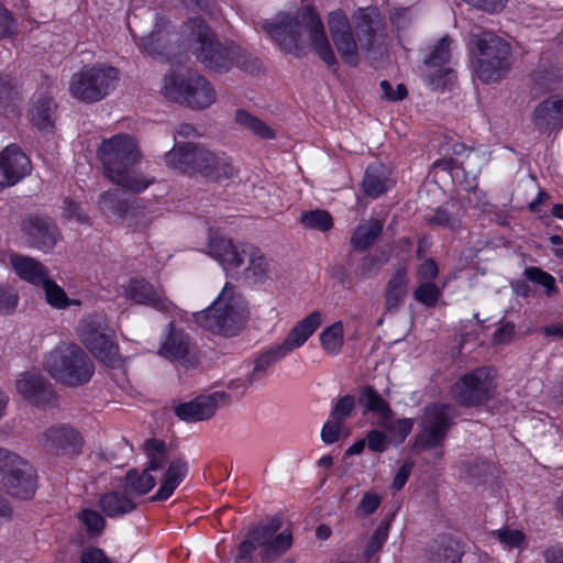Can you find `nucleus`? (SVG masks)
Segmentation results:
<instances>
[{"instance_id":"774afa93","label":"nucleus","mask_w":563,"mask_h":563,"mask_svg":"<svg viewBox=\"0 0 563 563\" xmlns=\"http://www.w3.org/2000/svg\"><path fill=\"white\" fill-rule=\"evenodd\" d=\"M464 2L473 5L476 9L486 11L488 13H496L501 11L507 0H463Z\"/></svg>"},{"instance_id":"37998d69","label":"nucleus","mask_w":563,"mask_h":563,"mask_svg":"<svg viewBox=\"0 0 563 563\" xmlns=\"http://www.w3.org/2000/svg\"><path fill=\"white\" fill-rule=\"evenodd\" d=\"M100 207L103 211L123 217L129 211L128 200L123 198L120 189H110L100 196Z\"/></svg>"},{"instance_id":"c9c22d12","label":"nucleus","mask_w":563,"mask_h":563,"mask_svg":"<svg viewBox=\"0 0 563 563\" xmlns=\"http://www.w3.org/2000/svg\"><path fill=\"white\" fill-rule=\"evenodd\" d=\"M389 261V254L385 251L379 254H366L353 268V276L356 282L373 278L378 275L383 266Z\"/></svg>"},{"instance_id":"680f3d73","label":"nucleus","mask_w":563,"mask_h":563,"mask_svg":"<svg viewBox=\"0 0 563 563\" xmlns=\"http://www.w3.org/2000/svg\"><path fill=\"white\" fill-rule=\"evenodd\" d=\"M367 446L375 453L384 452L388 446V440L384 432L376 429L369 430L366 434Z\"/></svg>"},{"instance_id":"a19ab883","label":"nucleus","mask_w":563,"mask_h":563,"mask_svg":"<svg viewBox=\"0 0 563 563\" xmlns=\"http://www.w3.org/2000/svg\"><path fill=\"white\" fill-rule=\"evenodd\" d=\"M165 36L166 32L162 29L161 23L156 22L151 33L141 37V46L152 56L167 55Z\"/></svg>"},{"instance_id":"a211bd4d","label":"nucleus","mask_w":563,"mask_h":563,"mask_svg":"<svg viewBox=\"0 0 563 563\" xmlns=\"http://www.w3.org/2000/svg\"><path fill=\"white\" fill-rule=\"evenodd\" d=\"M31 172V159L15 143L0 152V189L14 186Z\"/></svg>"},{"instance_id":"cd10ccee","label":"nucleus","mask_w":563,"mask_h":563,"mask_svg":"<svg viewBox=\"0 0 563 563\" xmlns=\"http://www.w3.org/2000/svg\"><path fill=\"white\" fill-rule=\"evenodd\" d=\"M187 474V461L183 457L173 460L164 474V478L158 490L152 497V501L167 500L173 495L175 489L180 485V483L185 479Z\"/></svg>"},{"instance_id":"4468645a","label":"nucleus","mask_w":563,"mask_h":563,"mask_svg":"<svg viewBox=\"0 0 563 563\" xmlns=\"http://www.w3.org/2000/svg\"><path fill=\"white\" fill-rule=\"evenodd\" d=\"M494 395V384L486 367L463 375L453 386L452 396L462 407L481 406Z\"/></svg>"},{"instance_id":"de8ad7c7","label":"nucleus","mask_w":563,"mask_h":563,"mask_svg":"<svg viewBox=\"0 0 563 563\" xmlns=\"http://www.w3.org/2000/svg\"><path fill=\"white\" fill-rule=\"evenodd\" d=\"M291 534L287 532H282L275 537H272L262 545L264 549V555L268 560L278 558L291 547Z\"/></svg>"},{"instance_id":"412c9836","label":"nucleus","mask_w":563,"mask_h":563,"mask_svg":"<svg viewBox=\"0 0 563 563\" xmlns=\"http://www.w3.org/2000/svg\"><path fill=\"white\" fill-rule=\"evenodd\" d=\"M16 388L25 399L36 406L55 405L56 394L52 385L42 376L26 373L18 380Z\"/></svg>"},{"instance_id":"473e14b6","label":"nucleus","mask_w":563,"mask_h":563,"mask_svg":"<svg viewBox=\"0 0 563 563\" xmlns=\"http://www.w3.org/2000/svg\"><path fill=\"white\" fill-rule=\"evenodd\" d=\"M383 228V221L373 218L358 224L350 239L351 245L355 251H366L380 236Z\"/></svg>"},{"instance_id":"dca6fc26","label":"nucleus","mask_w":563,"mask_h":563,"mask_svg":"<svg viewBox=\"0 0 563 563\" xmlns=\"http://www.w3.org/2000/svg\"><path fill=\"white\" fill-rule=\"evenodd\" d=\"M249 243L233 242L225 236H214L208 244V254L224 269L225 274L239 279L241 267L247 258Z\"/></svg>"},{"instance_id":"7c9ffc66","label":"nucleus","mask_w":563,"mask_h":563,"mask_svg":"<svg viewBox=\"0 0 563 563\" xmlns=\"http://www.w3.org/2000/svg\"><path fill=\"white\" fill-rule=\"evenodd\" d=\"M362 186L365 195L377 198L390 187L389 170L383 164H372L365 172Z\"/></svg>"},{"instance_id":"2eb2a0df","label":"nucleus","mask_w":563,"mask_h":563,"mask_svg":"<svg viewBox=\"0 0 563 563\" xmlns=\"http://www.w3.org/2000/svg\"><path fill=\"white\" fill-rule=\"evenodd\" d=\"M452 38L442 36L424 58L426 78L432 90H444L455 80V71L449 66Z\"/></svg>"},{"instance_id":"393cba45","label":"nucleus","mask_w":563,"mask_h":563,"mask_svg":"<svg viewBox=\"0 0 563 563\" xmlns=\"http://www.w3.org/2000/svg\"><path fill=\"white\" fill-rule=\"evenodd\" d=\"M321 322V312L312 311L289 331L283 343L278 344L279 347L288 355L294 350L302 346L320 327Z\"/></svg>"},{"instance_id":"ea45409f","label":"nucleus","mask_w":563,"mask_h":563,"mask_svg":"<svg viewBox=\"0 0 563 563\" xmlns=\"http://www.w3.org/2000/svg\"><path fill=\"white\" fill-rule=\"evenodd\" d=\"M459 207L456 203H445L433 211V214L428 218V223L454 230L460 227V218L457 216Z\"/></svg>"},{"instance_id":"58836bf2","label":"nucleus","mask_w":563,"mask_h":563,"mask_svg":"<svg viewBox=\"0 0 563 563\" xmlns=\"http://www.w3.org/2000/svg\"><path fill=\"white\" fill-rule=\"evenodd\" d=\"M143 449L147 457L146 471L161 470L166 464L167 449L163 440L155 438L147 439L144 442Z\"/></svg>"},{"instance_id":"49530a36","label":"nucleus","mask_w":563,"mask_h":563,"mask_svg":"<svg viewBox=\"0 0 563 563\" xmlns=\"http://www.w3.org/2000/svg\"><path fill=\"white\" fill-rule=\"evenodd\" d=\"M460 551L456 543L449 540L432 549L430 563H460Z\"/></svg>"},{"instance_id":"a878e982","label":"nucleus","mask_w":563,"mask_h":563,"mask_svg":"<svg viewBox=\"0 0 563 563\" xmlns=\"http://www.w3.org/2000/svg\"><path fill=\"white\" fill-rule=\"evenodd\" d=\"M57 104L51 96H40L34 100L31 113L33 126L42 133V136H49L54 132Z\"/></svg>"},{"instance_id":"5701e85b","label":"nucleus","mask_w":563,"mask_h":563,"mask_svg":"<svg viewBox=\"0 0 563 563\" xmlns=\"http://www.w3.org/2000/svg\"><path fill=\"white\" fill-rule=\"evenodd\" d=\"M191 352L190 338L181 329L175 328L170 322L167 325V333L161 342L158 355L175 362L186 361Z\"/></svg>"},{"instance_id":"864d4df0","label":"nucleus","mask_w":563,"mask_h":563,"mask_svg":"<svg viewBox=\"0 0 563 563\" xmlns=\"http://www.w3.org/2000/svg\"><path fill=\"white\" fill-rule=\"evenodd\" d=\"M379 426L385 428L389 433H391L397 439L399 443H401L411 432L413 427V420L410 418H402L391 421V419H389L379 421Z\"/></svg>"},{"instance_id":"aec40b11","label":"nucleus","mask_w":563,"mask_h":563,"mask_svg":"<svg viewBox=\"0 0 563 563\" xmlns=\"http://www.w3.org/2000/svg\"><path fill=\"white\" fill-rule=\"evenodd\" d=\"M23 230L30 244L43 251L52 250L59 238L56 223L47 217L31 216L24 221Z\"/></svg>"},{"instance_id":"0e129e2a","label":"nucleus","mask_w":563,"mask_h":563,"mask_svg":"<svg viewBox=\"0 0 563 563\" xmlns=\"http://www.w3.org/2000/svg\"><path fill=\"white\" fill-rule=\"evenodd\" d=\"M330 277L336 280L341 286L352 288L356 282L353 273H347L346 268L341 264H335L329 268Z\"/></svg>"},{"instance_id":"69168bd1","label":"nucleus","mask_w":563,"mask_h":563,"mask_svg":"<svg viewBox=\"0 0 563 563\" xmlns=\"http://www.w3.org/2000/svg\"><path fill=\"white\" fill-rule=\"evenodd\" d=\"M63 217L66 219H75L79 223H88V217L82 211L81 207L70 199L64 200Z\"/></svg>"},{"instance_id":"e2e57ef3","label":"nucleus","mask_w":563,"mask_h":563,"mask_svg":"<svg viewBox=\"0 0 563 563\" xmlns=\"http://www.w3.org/2000/svg\"><path fill=\"white\" fill-rule=\"evenodd\" d=\"M14 78L9 74H0V106H7L15 93Z\"/></svg>"},{"instance_id":"4d7b16f0","label":"nucleus","mask_w":563,"mask_h":563,"mask_svg":"<svg viewBox=\"0 0 563 563\" xmlns=\"http://www.w3.org/2000/svg\"><path fill=\"white\" fill-rule=\"evenodd\" d=\"M388 523H380L376 528L365 550V556L367 560H369L374 554L380 551V549L383 548L384 543L388 538Z\"/></svg>"},{"instance_id":"c03bdc74","label":"nucleus","mask_w":563,"mask_h":563,"mask_svg":"<svg viewBox=\"0 0 563 563\" xmlns=\"http://www.w3.org/2000/svg\"><path fill=\"white\" fill-rule=\"evenodd\" d=\"M320 342L329 354H338L343 346V324L341 321L332 323L320 334Z\"/></svg>"},{"instance_id":"b1692460","label":"nucleus","mask_w":563,"mask_h":563,"mask_svg":"<svg viewBox=\"0 0 563 563\" xmlns=\"http://www.w3.org/2000/svg\"><path fill=\"white\" fill-rule=\"evenodd\" d=\"M533 121L543 133L558 131L563 125V99L549 98L534 110Z\"/></svg>"},{"instance_id":"6ab92c4d","label":"nucleus","mask_w":563,"mask_h":563,"mask_svg":"<svg viewBox=\"0 0 563 563\" xmlns=\"http://www.w3.org/2000/svg\"><path fill=\"white\" fill-rule=\"evenodd\" d=\"M43 449L51 454L75 456L80 454L84 440L79 432L67 424L53 426L42 438Z\"/></svg>"},{"instance_id":"423d86ee","label":"nucleus","mask_w":563,"mask_h":563,"mask_svg":"<svg viewBox=\"0 0 563 563\" xmlns=\"http://www.w3.org/2000/svg\"><path fill=\"white\" fill-rule=\"evenodd\" d=\"M471 44L476 57V75L483 82L499 81L511 66V46L489 31L471 32Z\"/></svg>"},{"instance_id":"603ef678","label":"nucleus","mask_w":563,"mask_h":563,"mask_svg":"<svg viewBox=\"0 0 563 563\" xmlns=\"http://www.w3.org/2000/svg\"><path fill=\"white\" fill-rule=\"evenodd\" d=\"M441 295V289L434 283L431 282L422 283L413 291L415 300L427 307H434Z\"/></svg>"},{"instance_id":"bf43d9fd","label":"nucleus","mask_w":563,"mask_h":563,"mask_svg":"<svg viewBox=\"0 0 563 563\" xmlns=\"http://www.w3.org/2000/svg\"><path fill=\"white\" fill-rule=\"evenodd\" d=\"M380 503L382 498L379 495L375 493H366L360 500L355 512L360 517H368L377 510Z\"/></svg>"},{"instance_id":"72a5a7b5","label":"nucleus","mask_w":563,"mask_h":563,"mask_svg":"<svg viewBox=\"0 0 563 563\" xmlns=\"http://www.w3.org/2000/svg\"><path fill=\"white\" fill-rule=\"evenodd\" d=\"M285 356V352L279 347L278 344L261 353L255 358L254 367L246 377L245 382L247 383V385L252 386L258 380L263 379L267 375L268 367L284 358Z\"/></svg>"},{"instance_id":"09e8293b","label":"nucleus","mask_w":563,"mask_h":563,"mask_svg":"<svg viewBox=\"0 0 563 563\" xmlns=\"http://www.w3.org/2000/svg\"><path fill=\"white\" fill-rule=\"evenodd\" d=\"M41 287L45 291L47 302L57 309L66 308L69 302L66 292L49 276L43 282Z\"/></svg>"},{"instance_id":"7ed1b4c3","label":"nucleus","mask_w":563,"mask_h":563,"mask_svg":"<svg viewBox=\"0 0 563 563\" xmlns=\"http://www.w3.org/2000/svg\"><path fill=\"white\" fill-rule=\"evenodd\" d=\"M97 156L106 177L123 189L139 194L155 183V177H148L135 168L142 159L136 143H100Z\"/></svg>"},{"instance_id":"6e6d98bb","label":"nucleus","mask_w":563,"mask_h":563,"mask_svg":"<svg viewBox=\"0 0 563 563\" xmlns=\"http://www.w3.org/2000/svg\"><path fill=\"white\" fill-rule=\"evenodd\" d=\"M78 518L86 526L90 534H100L106 526L104 518L96 510L84 509L78 515Z\"/></svg>"},{"instance_id":"9d476101","label":"nucleus","mask_w":563,"mask_h":563,"mask_svg":"<svg viewBox=\"0 0 563 563\" xmlns=\"http://www.w3.org/2000/svg\"><path fill=\"white\" fill-rule=\"evenodd\" d=\"M163 95L169 100L194 110L209 108L217 99V92L207 78L198 73L170 74L164 77Z\"/></svg>"},{"instance_id":"6e6552de","label":"nucleus","mask_w":563,"mask_h":563,"mask_svg":"<svg viewBox=\"0 0 563 563\" xmlns=\"http://www.w3.org/2000/svg\"><path fill=\"white\" fill-rule=\"evenodd\" d=\"M188 29L189 45L196 59L209 70L229 71L233 66L232 45L221 43L208 24L200 19L191 20Z\"/></svg>"},{"instance_id":"ddd939ff","label":"nucleus","mask_w":563,"mask_h":563,"mask_svg":"<svg viewBox=\"0 0 563 563\" xmlns=\"http://www.w3.org/2000/svg\"><path fill=\"white\" fill-rule=\"evenodd\" d=\"M79 338L91 354L107 365L114 366L118 361L115 332L104 317L92 314L84 319L79 328Z\"/></svg>"},{"instance_id":"3c124183","label":"nucleus","mask_w":563,"mask_h":563,"mask_svg":"<svg viewBox=\"0 0 563 563\" xmlns=\"http://www.w3.org/2000/svg\"><path fill=\"white\" fill-rule=\"evenodd\" d=\"M356 400L353 395H344L334 400L333 406L330 411V418L339 420L344 423L346 419H349L354 409H355Z\"/></svg>"},{"instance_id":"9b49d317","label":"nucleus","mask_w":563,"mask_h":563,"mask_svg":"<svg viewBox=\"0 0 563 563\" xmlns=\"http://www.w3.org/2000/svg\"><path fill=\"white\" fill-rule=\"evenodd\" d=\"M455 416V408L450 404L434 402L424 407L412 450L419 453L443 448L449 431L454 424Z\"/></svg>"},{"instance_id":"2f4dec72","label":"nucleus","mask_w":563,"mask_h":563,"mask_svg":"<svg viewBox=\"0 0 563 563\" xmlns=\"http://www.w3.org/2000/svg\"><path fill=\"white\" fill-rule=\"evenodd\" d=\"M269 264L262 251L250 244L245 266L241 267L240 278L247 280L263 282L268 277Z\"/></svg>"},{"instance_id":"c85d7f7f","label":"nucleus","mask_w":563,"mask_h":563,"mask_svg":"<svg viewBox=\"0 0 563 563\" xmlns=\"http://www.w3.org/2000/svg\"><path fill=\"white\" fill-rule=\"evenodd\" d=\"M99 506L109 518L122 517L136 508V503L124 492L111 490L101 495Z\"/></svg>"},{"instance_id":"39448f33","label":"nucleus","mask_w":563,"mask_h":563,"mask_svg":"<svg viewBox=\"0 0 563 563\" xmlns=\"http://www.w3.org/2000/svg\"><path fill=\"white\" fill-rule=\"evenodd\" d=\"M201 328L224 336L235 335L244 325L246 307L235 287L227 283L217 299L206 309L192 312Z\"/></svg>"},{"instance_id":"13d9d810","label":"nucleus","mask_w":563,"mask_h":563,"mask_svg":"<svg viewBox=\"0 0 563 563\" xmlns=\"http://www.w3.org/2000/svg\"><path fill=\"white\" fill-rule=\"evenodd\" d=\"M344 423L333 418L328 419L321 429V440L325 444L338 442L343 433Z\"/></svg>"},{"instance_id":"338daca9","label":"nucleus","mask_w":563,"mask_h":563,"mask_svg":"<svg viewBox=\"0 0 563 563\" xmlns=\"http://www.w3.org/2000/svg\"><path fill=\"white\" fill-rule=\"evenodd\" d=\"M379 86L384 98L388 101H400L407 97V88L404 84H398L396 91L388 80H382Z\"/></svg>"},{"instance_id":"1a4fd4ad","label":"nucleus","mask_w":563,"mask_h":563,"mask_svg":"<svg viewBox=\"0 0 563 563\" xmlns=\"http://www.w3.org/2000/svg\"><path fill=\"white\" fill-rule=\"evenodd\" d=\"M119 79L120 71L113 66L87 65L71 76L68 91L81 102L95 103L110 95Z\"/></svg>"},{"instance_id":"e433bc0d","label":"nucleus","mask_w":563,"mask_h":563,"mask_svg":"<svg viewBox=\"0 0 563 563\" xmlns=\"http://www.w3.org/2000/svg\"><path fill=\"white\" fill-rule=\"evenodd\" d=\"M235 122L243 129L253 133L254 136L272 140L277 137L274 129L250 112L239 109L235 112Z\"/></svg>"},{"instance_id":"bb28decb","label":"nucleus","mask_w":563,"mask_h":563,"mask_svg":"<svg viewBox=\"0 0 563 563\" xmlns=\"http://www.w3.org/2000/svg\"><path fill=\"white\" fill-rule=\"evenodd\" d=\"M10 262L14 273L34 286H41L49 276L48 269L33 257L14 254L11 255Z\"/></svg>"},{"instance_id":"f03ea898","label":"nucleus","mask_w":563,"mask_h":563,"mask_svg":"<svg viewBox=\"0 0 563 563\" xmlns=\"http://www.w3.org/2000/svg\"><path fill=\"white\" fill-rule=\"evenodd\" d=\"M263 29L285 52L298 48L301 31L309 35L311 45L318 56L330 67L338 64L334 52L325 35L321 18L312 7H305L299 18L290 14H280L275 21H265Z\"/></svg>"},{"instance_id":"8fccbe9b","label":"nucleus","mask_w":563,"mask_h":563,"mask_svg":"<svg viewBox=\"0 0 563 563\" xmlns=\"http://www.w3.org/2000/svg\"><path fill=\"white\" fill-rule=\"evenodd\" d=\"M232 52L233 65L249 74H256L261 71L262 63L257 57L236 46H232Z\"/></svg>"},{"instance_id":"20e7f679","label":"nucleus","mask_w":563,"mask_h":563,"mask_svg":"<svg viewBox=\"0 0 563 563\" xmlns=\"http://www.w3.org/2000/svg\"><path fill=\"white\" fill-rule=\"evenodd\" d=\"M165 163L183 174H199L211 181L234 176V168L225 156L216 155L197 143H175L165 154Z\"/></svg>"},{"instance_id":"f704fd0d","label":"nucleus","mask_w":563,"mask_h":563,"mask_svg":"<svg viewBox=\"0 0 563 563\" xmlns=\"http://www.w3.org/2000/svg\"><path fill=\"white\" fill-rule=\"evenodd\" d=\"M358 402L365 409L379 417V421L389 420L393 410L389 404L372 386H365L360 390Z\"/></svg>"},{"instance_id":"4c0bfd02","label":"nucleus","mask_w":563,"mask_h":563,"mask_svg":"<svg viewBox=\"0 0 563 563\" xmlns=\"http://www.w3.org/2000/svg\"><path fill=\"white\" fill-rule=\"evenodd\" d=\"M155 484V477L145 468L142 472L132 468L124 476V490L128 494L143 496L147 494Z\"/></svg>"},{"instance_id":"052dcab7","label":"nucleus","mask_w":563,"mask_h":563,"mask_svg":"<svg viewBox=\"0 0 563 563\" xmlns=\"http://www.w3.org/2000/svg\"><path fill=\"white\" fill-rule=\"evenodd\" d=\"M16 34V23L8 9L0 4V38Z\"/></svg>"},{"instance_id":"79ce46f5","label":"nucleus","mask_w":563,"mask_h":563,"mask_svg":"<svg viewBox=\"0 0 563 563\" xmlns=\"http://www.w3.org/2000/svg\"><path fill=\"white\" fill-rule=\"evenodd\" d=\"M300 223L308 230L325 232L333 227V219L328 211L314 209L302 212Z\"/></svg>"},{"instance_id":"4be33fe9","label":"nucleus","mask_w":563,"mask_h":563,"mask_svg":"<svg viewBox=\"0 0 563 563\" xmlns=\"http://www.w3.org/2000/svg\"><path fill=\"white\" fill-rule=\"evenodd\" d=\"M124 296L140 305L151 306L159 311H169L173 303L162 290H157L144 279H132L124 288Z\"/></svg>"},{"instance_id":"f3484780","label":"nucleus","mask_w":563,"mask_h":563,"mask_svg":"<svg viewBox=\"0 0 563 563\" xmlns=\"http://www.w3.org/2000/svg\"><path fill=\"white\" fill-rule=\"evenodd\" d=\"M230 396L224 391H213L207 395H199L195 399L178 404L174 407L176 417L185 422H199L212 418L217 409L229 404Z\"/></svg>"},{"instance_id":"c756f323","label":"nucleus","mask_w":563,"mask_h":563,"mask_svg":"<svg viewBox=\"0 0 563 563\" xmlns=\"http://www.w3.org/2000/svg\"><path fill=\"white\" fill-rule=\"evenodd\" d=\"M409 283L406 266H399L390 277L385 289V303L388 311L396 310L407 296Z\"/></svg>"},{"instance_id":"f8f14e48","label":"nucleus","mask_w":563,"mask_h":563,"mask_svg":"<svg viewBox=\"0 0 563 563\" xmlns=\"http://www.w3.org/2000/svg\"><path fill=\"white\" fill-rule=\"evenodd\" d=\"M0 484L9 495L30 499L36 489L35 470L15 453L0 449Z\"/></svg>"},{"instance_id":"0eeeda50","label":"nucleus","mask_w":563,"mask_h":563,"mask_svg":"<svg viewBox=\"0 0 563 563\" xmlns=\"http://www.w3.org/2000/svg\"><path fill=\"white\" fill-rule=\"evenodd\" d=\"M44 368L63 385L76 387L87 384L95 372L89 355L75 343H59L44 360Z\"/></svg>"},{"instance_id":"5fc2aeb1","label":"nucleus","mask_w":563,"mask_h":563,"mask_svg":"<svg viewBox=\"0 0 563 563\" xmlns=\"http://www.w3.org/2000/svg\"><path fill=\"white\" fill-rule=\"evenodd\" d=\"M282 528V521L277 517H272L266 523H262L254 527L251 530V537L257 541V544L263 545L267 542L279 529Z\"/></svg>"},{"instance_id":"a18cd8bd","label":"nucleus","mask_w":563,"mask_h":563,"mask_svg":"<svg viewBox=\"0 0 563 563\" xmlns=\"http://www.w3.org/2000/svg\"><path fill=\"white\" fill-rule=\"evenodd\" d=\"M523 275L529 282L543 287L544 294L548 297L555 295L559 290L555 278L548 272L542 271L540 267H527Z\"/></svg>"},{"instance_id":"f257e3e1","label":"nucleus","mask_w":563,"mask_h":563,"mask_svg":"<svg viewBox=\"0 0 563 563\" xmlns=\"http://www.w3.org/2000/svg\"><path fill=\"white\" fill-rule=\"evenodd\" d=\"M349 16L341 9L329 13L328 25L333 44L342 60L350 66L358 64V48L369 57H376L385 48L386 23L375 7L356 9Z\"/></svg>"}]
</instances>
